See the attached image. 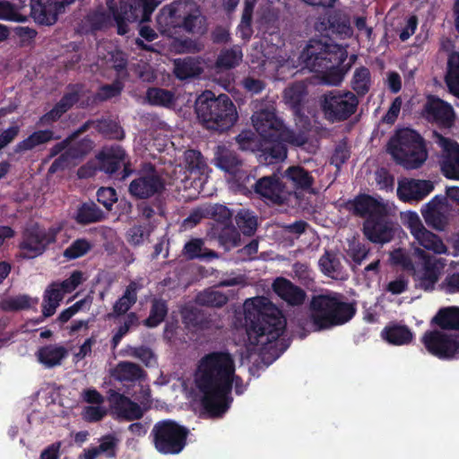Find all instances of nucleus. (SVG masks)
I'll return each instance as SVG.
<instances>
[{
	"label": "nucleus",
	"mask_w": 459,
	"mask_h": 459,
	"mask_svg": "<svg viewBox=\"0 0 459 459\" xmlns=\"http://www.w3.org/2000/svg\"><path fill=\"white\" fill-rule=\"evenodd\" d=\"M169 307L167 300L161 298H153L151 301L150 314L143 321V325L148 328H155L167 317Z\"/></svg>",
	"instance_id": "nucleus-34"
},
{
	"label": "nucleus",
	"mask_w": 459,
	"mask_h": 459,
	"mask_svg": "<svg viewBox=\"0 0 459 459\" xmlns=\"http://www.w3.org/2000/svg\"><path fill=\"white\" fill-rule=\"evenodd\" d=\"M211 218L215 221L214 225H226L231 223L232 212L225 205L216 204L209 208L207 211Z\"/></svg>",
	"instance_id": "nucleus-56"
},
{
	"label": "nucleus",
	"mask_w": 459,
	"mask_h": 459,
	"mask_svg": "<svg viewBox=\"0 0 459 459\" xmlns=\"http://www.w3.org/2000/svg\"><path fill=\"white\" fill-rule=\"evenodd\" d=\"M381 335L384 340L394 345L408 344L413 338V333L409 327L398 325L385 326Z\"/></svg>",
	"instance_id": "nucleus-33"
},
{
	"label": "nucleus",
	"mask_w": 459,
	"mask_h": 459,
	"mask_svg": "<svg viewBox=\"0 0 459 459\" xmlns=\"http://www.w3.org/2000/svg\"><path fill=\"white\" fill-rule=\"evenodd\" d=\"M346 56V50L336 44L311 40L300 54L298 65L290 57L285 58L281 55L273 57L270 63H274L276 67L290 68L300 65L302 68L319 73L323 83L337 86L344 78L345 71L339 66Z\"/></svg>",
	"instance_id": "nucleus-4"
},
{
	"label": "nucleus",
	"mask_w": 459,
	"mask_h": 459,
	"mask_svg": "<svg viewBox=\"0 0 459 459\" xmlns=\"http://www.w3.org/2000/svg\"><path fill=\"white\" fill-rule=\"evenodd\" d=\"M201 306L221 307L228 302V297L221 291L205 290L196 296Z\"/></svg>",
	"instance_id": "nucleus-45"
},
{
	"label": "nucleus",
	"mask_w": 459,
	"mask_h": 459,
	"mask_svg": "<svg viewBox=\"0 0 459 459\" xmlns=\"http://www.w3.org/2000/svg\"><path fill=\"white\" fill-rule=\"evenodd\" d=\"M254 3L251 0H247L245 8L242 14L241 22L238 25V32L242 39H247L251 37V16L253 12Z\"/></svg>",
	"instance_id": "nucleus-54"
},
{
	"label": "nucleus",
	"mask_w": 459,
	"mask_h": 459,
	"mask_svg": "<svg viewBox=\"0 0 459 459\" xmlns=\"http://www.w3.org/2000/svg\"><path fill=\"white\" fill-rule=\"evenodd\" d=\"M175 74L183 80L199 75L203 69L197 61L193 59H178L175 61Z\"/></svg>",
	"instance_id": "nucleus-44"
},
{
	"label": "nucleus",
	"mask_w": 459,
	"mask_h": 459,
	"mask_svg": "<svg viewBox=\"0 0 459 459\" xmlns=\"http://www.w3.org/2000/svg\"><path fill=\"white\" fill-rule=\"evenodd\" d=\"M68 354L69 351L65 346L55 343L39 347L35 355L44 368H53L61 366Z\"/></svg>",
	"instance_id": "nucleus-23"
},
{
	"label": "nucleus",
	"mask_w": 459,
	"mask_h": 459,
	"mask_svg": "<svg viewBox=\"0 0 459 459\" xmlns=\"http://www.w3.org/2000/svg\"><path fill=\"white\" fill-rule=\"evenodd\" d=\"M73 2L74 0H31V15L39 23L51 25L64 7Z\"/></svg>",
	"instance_id": "nucleus-17"
},
{
	"label": "nucleus",
	"mask_w": 459,
	"mask_h": 459,
	"mask_svg": "<svg viewBox=\"0 0 459 459\" xmlns=\"http://www.w3.org/2000/svg\"><path fill=\"white\" fill-rule=\"evenodd\" d=\"M235 221L238 230L247 236H252L257 228V219L252 212L241 209L235 216Z\"/></svg>",
	"instance_id": "nucleus-41"
},
{
	"label": "nucleus",
	"mask_w": 459,
	"mask_h": 459,
	"mask_svg": "<svg viewBox=\"0 0 459 459\" xmlns=\"http://www.w3.org/2000/svg\"><path fill=\"white\" fill-rule=\"evenodd\" d=\"M189 429L173 420L157 421L151 431L152 444L161 455H178L186 446Z\"/></svg>",
	"instance_id": "nucleus-9"
},
{
	"label": "nucleus",
	"mask_w": 459,
	"mask_h": 459,
	"mask_svg": "<svg viewBox=\"0 0 459 459\" xmlns=\"http://www.w3.org/2000/svg\"><path fill=\"white\" fill-rule=\"evenodd\" d=\"M245 320L250 344L261 346L263 353L268 351L272 355V360L287 350L289 344L279 340L285 331L286 319L267 298L255 297L247 301Z\"/></svg>",
	"instance_id": "nucleus-3"
},
{
	"label": "nucleus",
	"mask_w": 459,
	"mask_h": 459,
	"mask_svg": "<svg viewBox=\"0 0 459 459\" xmlns=\"http://www.w3.org/2000/svg\"><path fill=\"white\" fill-rule=\"evenodd\" d=\"M254 191L275 204H281L285 201L284 185L275 174L259 178L254 185Z\"/></svg>",
	"instance_id": "nucleus-18"
},
{
	"label": "nucleus",
	"mask_w": 459,
	"mask_h": 459,
	"mask_svg": "<svg viewBox=\"0 0 459 459\" xmlns=\"http://www.w3.org/2000/svg\"><path fill=\"white\" fill-rule=\"evenodd\" d=\"M306 94L304 82H298L288 87L284 91V100L287 105L295 108L299 105Z\"/></svg>",
	"instance_id": "nucleus-49"
},
{
	"label": "nucleus",
	"mask_w": 459,
	"mask_h": 459,
	"mask_svg": "<svg viewBox=\"0 0 459 459\" xmlns=\"http://www.w3.org/2000/svg\"><path fill=\"white\" fill-rule=\"evenodd\" d=\"M182 253L188 260L211 261L219 257V254L214 250L205 247L204 239L199 238L188 240L184 245Z\"/></svg>",
	"instance_id": "nucleus-29"
},
{
	"label": "nucleus",
	"mask_w": 459,
	"mask_h": 459,
	"mask_svg": "<svg viewBox=\"0 0 459 459\" xmlns=\"http://www.w3.org/2000/svg\"><path fill=\"white\" fill-rule=\"evenodd\" d=\"M165 189V181L160 177L155 166L149 163L138 173L129 185V194L136 199H147L161 194Z\"/></svg>",
	"instance_id": "nucleus-12"
},
{
	"label": "nucleus",
	"mask_w": 459,
	"mask_h": 459,
	"mask_svg": "<svg viewBox=\"0 0 459 459\" xmlns=\"http://www.w3.org/2000/svg\"><path fill=\"white\" fill-rule=\"evenodd\" d=\"M74 159H77V154L74 153V151L69 149L65 150L52 162L48 172L53 174L66 169Z\"/></svg>",
	"instance_id": "nucleus-62"
},
{
	"label": "nucleus",
	"mask_w": 459,
	"mask_h": 459,
	"mask_svg": "<svg viewBox=\"0 0 459 459\" xmlns=\"http://www.w3.org/2000/svg\"><path fill=\"white\" fill-rule=\"evenodd\" d=\"M211 236L215 238L219 245L226 251H230L240 245V233L232 223L212 225Z\"/></svg>",
	"instance_id": "nucleus-24"
},
{
	"label": "nucleus",
	"mask_w": 459,
	"mask_h": 459,
	"mask_svg": "<svg viewBox=\"0 0 459 459\" xmlns=\"http://www.w3.org/2000/svg\"><path fill=\"white\" fill-rule=\"evenodd\" d=\"M214 164L221 170L237 177L242 169L243 160L235 152L219 148L215 154Z\"/></svg>",
	"instance_id": "nucleus-27"
},
{
	"label": "nucleus",
	"mask_w": 459,
	"mask_h": 459,
	"mask_svg": "<svg viewBox=\"0 0 459 459\" xmlns=\"http://www.w3.org/2000/svg\"><path fill=\"white\" fill-rule=\"evenodd\" d=\"M319 266L326 274H332L339 272L341 263L336 255L329 250H325V254L319 259Z\"/></svg>",
	"instance_id": "nucleus-57"
},
{
	"label": "nucleus",
	"mask_w": 459,
	"mask_h": 459,
	"mask_svg": "<svg viewBox=\"0 0 459 459\" xmlns=\"http://www.w3.org/2000/svg\"><path fill=\"white\" fill-rule=\"evenodd\" d=\"M60 136L54 135L53 131L49 129L39 130L30 134L24 140L19 142L15 146L16 152H23L33 150L35 147L44 144L52 139H59Z\"/></svg>",
	"instance_id": "nucleus-32"
},
{
	"label": "nucleus",
	"mask_w": 459,
	"mask_h": 459,
	"mask_svg": "<svg viewBox=\"0 0 459 459\" xmlns=\"http://www.w3.org/2000/svg\"><path fill=\"white\" fill-rule=\"evenodd\" d=\"M341 207L357 217L372 219L381 215L386 206L369 195L359 194L345 201Z\"/></svg>",
	"instance_id": "nucleus-16"
},
{
	"label": "nucleus",
	"mask_w": 459,
	"mask_h": 459,
	"mask_svg": "<svg viewBox=\"0 0 459 459\" xmlns=\"http://www.w3.org/2000/svg\"><path fill=\"white\" fill-rule=\"evenodd\" d=\"M433 189L434 186L429 180L409 179L399 182L397 195L404 202L420 201Z\"/></svg>",
	"instance_id": "nucleus-19"
},
{
	"label": "nucleus",
	"mask_w": 459,
	"mask_h": 459,
	"mask_svg": "<svg viewBox=\"0 0 459 459\" xmlns=\"http://www.w3.org/2000/svg\"><path fill=\"white\" fill-rule=\"evenodd\" d=\"M235 369L234 359L227 351H212L199 360L195 385L202 394L201 405L210 416L221 417L228 411L233 386L238 395L245 392L243 379Z\"/></svg>",
	"instance_id": "nucleus-1"
},
{
	"label": "nucleus",
	"mask_w": 459,
	"mask_h": 459,
	"mask_svg": "<svg viewBox=\"0 0 459 459\" xmlns=\"http://www.w3.org/2000/svg\"><path fill=\"white\" fill-rule=\"evenodd\" d=\"M351 151L345 141L340 142L334 148L331 157V164L334 165L338 169L349 160Z\"/></svg>",
	"instance_id": "nucleus-59"
},
{
	"label": "nucleus",
	"mask_w": 459,
	"mask_h": 459,
	"mask_svg": "<svg viewBox=\"0 0 459 459\" xmlns=\"http://www.w3.org/2000/svg\"><path fill=\"white\" fill-rule=\"evenodd\" d=\"M109 402L117 416L128 421L140 420L143 416V410L135 402L123 394L113 391L109 395Z\"/></svg>",
	"instance_id": "nucleus-20"
},
{
	"label": "nucleus",
	"mask_w": 459,
	"mask_h": 459,
	"mask_svg": "<svg viewBox=\"0 0 459 459\" xmlns=\"http://www.w3.org/2000/svg\"><path fill=\"white\" fill-rule=\"evenodd\" d=\"M103 63L108 67L122 71L126 67V59L121 51L111 50L103 57Z\"/></svg>",
	"instance_id": "nucleus-64"
},
{
	"label": "nucleus",
	"mask_w": 459,
	"mask_h": 459,
	"mask_svg": "<svg viewBox=\"0 0 459 459\" xmlns=\"http://www.w3.org/2000/svg\"><path fill=\"white\" fill-rule=\"evenodd\" d=\"M146 99L153 106L169 107L174 102V95L171 91L159 88L149 89Z\"/></svg>",
	"instance_id": "nucleus-46"
},
{
	"label": "nucleus",
	"mask_w": 459,
	"mask_h": 459,
	"mask_svg": "<svg viewBox=\"0 0 459 459\" xmlns=\"http://www.w3.org/2000/svg\"><path fill=\"white\" fill-rule=\"evenodd\" d=\"M140 325V319L138 315L135 312H129L126 315L124 318L123 324H121L111 339V346L113 349H116L125 335H126L129 331L137 327Z\"/></svg>",
	"instance_id": "nucleus-40"
},
{
	"label": "nucleus",
	"mask_w": 459,
	"mask_h": 459,
	"mask_svg": "<svg viewBox=\"0 0 459 459\" xmlns=\"http://www.w3.org/2000/svg\"><path fill=\"white\" fill-rule=\"evenodd\" d=\"M119 440L112 434L103 436L100 440V445L95 446L99 454H103L107 458H115Z\"/></svg>",
	"instance_id": "nucleus-51"
},
{
	"label": "nucleus",
	"mask_w": 459,
	"mask_h": 459,
	"mask_svg": "<svg viewBox=\"0 0 459 459\" xmlns=\"http://www.w3.org/2000/svg\"><path fill=\"white\" fill-rule=\"evenodd\" d=\"M387 152L394 160L406 169L420 168L428 158L423 137L415 130L398 131L387 143Z\"/></svg>",
	"instance_id": "nucleus-7"
},
{
	"label": "nucleus",
	"mask_w": 459,
	"mask_h": 459,
	"mask_svg": "<svg viewBox=\"0 0 459 459\" xmlns=\"http://www.w3.org/2000/svg\"><path fill=\"white\" fill-rule=\"evenodd\" d=\"M215 95L210 91H205L198 96L195 100V112L197 115H209L213 110V106L216 104Z\"/></svg>",
	"instance_id": "nucleus-50"
},
{
	"label": "nucleus",
	"mask_w": 459,
	"mask_h": 459,
	"mask_svg": "<svg viewBox=\"0 0 459 459\" xmlns=\"http://www.w3.org/2000/svg\"><path fill=\"white\" fill-rule=\"evenodd\" d=\"M157 23L160 32L169 36L181 26L195 33L204 30V17L194 3L178 2L163 7L157 16Z\"/></svg>",
	"instance_id": "nucleus-8"
},
{
	"label": "nucleus",
	"mask_w": 459,
	"mask_h": 459,
	"mask_svg": "<svg viewBox=\"0 0 459 459\" xmlns=\"http://www.w3.org/2000/svg\"><path fill=\"white\" fill-rule=\"evenodd\" d=\"M242 60V53L239 49L234 48L231 50H227L223 52L218 61L217 64L219 66L224 68H231L239 64Z\"/></svg>",
	"instance_id": "nucleus-61"
},
{
	"label": "nucleus",
	"mask_w": 459,
	"mask_h": 459,
	"mask_svg": "<svg viewBox=\"0 0 459 459\" xmlns=\"http://www.w3.org/2000/svg\"><path fill=\"white\" fill-rule=\"evenodd\" d=\"M114 377L121 382H135L144 379L146 373L136 363L120 361L114 369Z\"/></svg>",
	"instance_id": "nucleus-30"
},
{
	"label": "nucleus",
	"mask_w": 459,
	"mask_h": 459,
	"mask_svg": "<svg viewBox=\"0 0 459 459\" xmlns=\"http://www.w3.org/2000/svg\"><path fill=\"white\" fill-rule=\"evenodd\" d=\"M421 342L429 353L440 359H459V333H446L440 328L428 330Z\"/></svg>",
	"instance_id": "nucleus-11"
},
{
	"label": "nucleus",
	"mask_w": 459,
	"mask_h": 459,
	"mask_svg": "<svg viewBox=\"0 0 459 459\" xmlns=\"http://www.w3.org/2000/svg\"><path fill=\"white\" fill-rule=\"evenodd\" d=\"M158 4L155 0H133L128 6L121 5L118 11L114 8V1L108 0L107 9L90 15L89 22L93 29H101L115 22L117 32L123 35L128 31V22L148 21Z\"/></svg>",
	"instance_id": "nucleus-6"
},
{
	"label": "nucleus",
	"mask_w": 459,
	"mask_h": 459,
	"mask_svg": "<svg viewBox=\"0 0 459 459\" xmlns=\"http://www.w3.org/2000/svg\"><path fill=\"white\" fill-rule=\"evenodd\" d=\"M104 218L103 211L93 202L83 203L80 205L74 217L76 222L81 225L99 222Z\"/></svg>",
	"instance_id": "nucleus-35"
},
{
	"label": "nucleus",
	"mask_w": 459,
	"mask_h": 459,
	"mask_svg": "<svg viewBox=\"0 0 459 459\" xmlns=\"http://www.w3.org/2000/svg\"><path fill=\"white\" fill-rule=\"evenodd\" d=\"M433 203L426 204V208L421 211L422 216L429 227L437 230H444L447 225V218L441 211L433 209Z\"/></svg>",
	"instance_id": "nucleus-43"
},
{
	"label": "nucleus",
	"mask_w": 459,
	"mask_h": 459,
	"mask_svg": "<svg viewBox=\"0 0 459 459\" xmlns=\"http://www.w3.org/2000/svg\"><path fill=\"white\" fill-rule=\"evenodd\" d=\"M425 108L428 115H453L454 113L452 107L448 103L435 97L428 99Z\"/></svg>",
	"instance_id": "nucleus-55"
},
{
	"label": "nucleus",
	"mask_w": 459,
	"mask_h": 459,
	"mask_svg": "<svg viewBox=\"0 0 459 459\" xmlns=\"http://www.w3.org/2000/svg\"><path fill=\"white\" fill-rule=\"evenodd\" d=\"M309 320L313 331H323L349 322L356 313L352 303L337 292L318 294L309 303Z\"/></svg>",
	"instance_id": "nucleus-5"
},
{
	"label": "nucleus",
	"mask_w": 459,
	"mask_h": 459,
	"mask_svg": "<svg viewBox=\"0 0 459 459\" xmlns=\"http://www.w3.org/2000/svg\"><path fill=\"white\" fill-rule=\"evenodd\" d=\"M82 273L81 271H74L69 278L64 280L61 282H53L57 285V289L59 291H62V295L64 296L65 293H71L74 291L83 280Z\"/></svg>",
	"instance_id": "nucleus-58"
},
{
	"label": "nucleus",
	"mask_w": 459,
	"mask_h": 459,
	"mask_svg": "<svg viewBox=\"0 0 459 459\" xmlns=\"http://www.w3.org/2000/svg\"><path fill=\"white\" fill-rule=\"evenodd\" d=\"M63 299L64 296L62 295V291H59L57 289V285L53 282L49 284L43 295L41 319L37 322L53 316Z\"/></svg>",
	"instance_id": "nucleus-31"
},
{
	"label": "nucleus",
	"mask_w": 459,
	"mask_h": 459,
	"mask_svg": "<svg viewBox=\"0 0 459 459\" xmlns=\"http://www.w3.org/2000/svg\"><path fill=\"white\" fill-rule=\"evenodd\" d=\"M363 233L370 242L375 244H385L394 238V226L388 218L386 207L381 215L365 220Z\"/></svg>",
	"instance_id": "nucleus-15"
},
{
	"label": "nucleus",
	"mask_w": 459,
	"mask_h": 459,
	"mask_svg": "<svg viewBox=\"0 0 459 459\" xmlns=\"http://www.w3.org/2000/svg\"><path fill=\"white\" fill-rule=\"evenodd\" d=\"M430 324L441 330L458 331L459 333V307H441L432 317Z\"/></svg>",
	"instance_id": "nucleus-28"
},
{
	"label": "nucleus",
	"mask_w": 459,
	"mask_h": 459,
	"mask_svg": "<svg viewBox=\"0 0 459 459\" xmlns=\"http://www.w3.org/2000/svg\"><path fill=\"white\" fill-rule=\"evenodd\" d=\"M414 238L420 246L423 247L427 250L438 255L446 253V247L443 243L442 239L427 229L422 230Z\"/></svg>",
	"instance_id": "nucleus-38"
},
{
	"label": "nucleus",
	"mask_w": 459,
	"mask_h": 459,
	"mask_svg": "<svg viewBox=\"0 0 459 459\" xmlns=\"http://www.w3.org/2000/svg\"><path fill=\"white\" fill-rule=\"evenodd\" d=\"M60 230V227L52 226L45 229L38 223L25 229L22 233V241L19 245L22 251V257L32 259L41 255L49 245L56 241Z\"/></svg>",
	"instance_id": "nucleus-10"
},
{
	"label": "nucleus",
	"mask_w": 459,
	"mask_h": 459,
	"mask_svg": "<svg viewBox=\"0 0 459 459\" xmlns=\"http://www.w3.org/2000/svg\"><path fill=\"white\" fill-rule=\"evenodd\" d=\"M39 303V298H31L27 294H20L4 299L0 302V308L4 312L26 310Z\"/></svg>",
	"instance_id": "nucleus-36"
},
{
	"label": "nucleus",
	"mask_w": 459,
	"mask_h": 459,
	"mask_svg": "<svg viewBox=\"0 0 459 459\" xmlns=\"http://www.w3.org/2000/svg\"><path fill=\"white\" fill-rule=\"evenodd\" d=\"M99 132L108 139L122 140L125 137V132L119 123L110 117H104L98 121Z\"/></svg>",
	"instance_id": "nucleus-39"
},
{
	"label": "nucleus",
	"mask_w": 459,
	"mask_h": 459,
	"mask_svg": "<svg viewBox=\"0 0 459 459\" xmlns=\"http://www.w3.org/2000/svg\"><path fill=\"white\" fill-rule=\"evenodd\" d=\"M438 281V273L433 264H426L420 275L415 278V287L431 291Z\"/></svg>",
	"instance_id": "nucleus-42"
},
{
	"label": "nucleus",
	"mask_w": 459,
	"mask_h": 459,
	"mask_svg": "<svg viewBox=\"0 0 459 459\" xmlns=\"http://www.w3.org/2000/svg\"><path fill=\"white\" fill-rule=\"evenodd\" d=\"M89 128V122L84 123L82 126H81L77 130L72 132L65 140H63L60 143H56L51 149H50V154L49 156L55 157L58 155L59 153H63V151L67 150L69 144L77 139V137L87 131Z\"/></svg>",
	"instance_id": "nucleus-53"
},
{
	"label": "nucleus",
	"mask_w": 459,
	"mask_h": 459,
	"mask_svg": "<svg viewBox=\"0 0 459 459\" xmlns=\"http://www.w3.org/2000/svg\"><path fill=\"white\" fill-rule=\"evenodd\" d=\"M273 290L282 300L293 307L302 305L307 297L303 289L283 277L274 280Z\"/></svg>",
	"instance_id": "nucleus-22"
},
{
	"label": "nucleus",
	"mask_w": 459,
	"mask_h": 459,
	"mask_svg": "<svg viewBox=\"0 0 459 459\" xmlns=\"http://www.w3.org/2000/svg\"><path fill=\"white\" fill-rule=\"evenodd\" d=\"M351 87L360 95H364L368 91L370 87V74L368 68L359 67L354 71Z\"/></svg>",
	"instance_id": "nucleus-47"
},
{
	"label": "nucleus",
	"mask_w": 459,
	"mask_h": 459,
	"mask_svg": "<svg viewBox=\"0 0 459 459\" xmlns=\"http://www.w3.org/2000/svg\"><path fill=\"white\" fill-rule=\"evenodd\" d=\"M216 104L213 106V110L209 115H233L237 113L233 103L227 95L221 94L216 98Z\"/></svg>",
	"instance_id": "nucleus-60"
},
{
	"label": "nucleus",
	"mask_w": 459,
	"mask_h": 459,
	"mask_svg": "<svg viewBox=\"0 0 459 459\" xmlns=\"http://www.w3.org/2000/svg\"><path fill=\"white\" fill-rule=\"evenodd\" d=\"M143 285L136 281H131L126 286L123 295L115 302L112 307V314L115 316H121L128 314L127 312L137 301L138 291Z\"/></svg>",
	"instance_id": "nucleus-25"
},
{
	"label": "nucleus",
	"mask_w": 459,
	"mask_h": 459,
	"mask_svg": "<svg viewBox=\"0 0 459 459\" xmlns=\"http://www.w3.org/2000/svg\"><path fill=\"white\" fill-rule=\"evenodd\" d=\"M319 101L323 111L331 115H352L359 104L356 95L351 91H329Z\"/></svg>",
	"instance_id": "nucleus-14"
},
{
	"label": "nucleus",
	"mask_w": 459,
	"mask_h": 459,
	"mask_svg": "<svg viewBox=\"0 0 459 459\" xmlns=\"http://www.w3.org/2000/svg\"><path fill=\"white\" fill-rule=\"evenodd\" d=\"M92 245L86 238H77L64 251V256L68 260H74L86 255Z\"/></svg>",
	"instance_id": "nucleus-48"
},
{
	"label": "nucleus",
	"mask_w": 459,
	"mask_h": 459,
	"mask_svg": "<svg viewBox=\"0 0 459 459\" xmlns=\"http://www.w3.org/2000/svg\"><path fill=\"white\" fill-rule=\"evenodd\" d=\"M208 130L223 133L231 128L239 117H196Z\"/></svg>",
	"instance_id": "nucleus-37"
},
{
	"label": "nucleus",
	"mask_w": 459,
	"mask_h": 459,
	"mask_svg": "<svg viewBox=\"0 0 459 459\" xmlns=\"http://www.w3.org/2000/svg\"><path fill=\"white\" fill-rule=\"evenodd\" d=\"M0 20L23 22L25 16L20 13L19 6L0 0Z\"/></svg>",
	"instance_id": "nucleus-52"
},
{
	"label": "nucleus",
	"mask_w": 459,
	"mask_h": 459,
	"mask_svg": "<svg viewBox=\"0 0 459 459\" xmlns=\"http://www.w3.org/2000/svg\"><path fill=\"white\" fill-rule=\"evenodd\" d=\"M259 137L251 130H243L236 136L242 151L258 152L260 163L270 165L283 161L288 155L286 143L304 147L308 134L289 128L281 117H250Z\"/></svg>",
	"instance_id": "nucleus-2"
},
{
	"label": "nucleus",
	"mask_w": 459,
	"mask_h": 459,
	"mask_svg": "<svg viewBox=\"0 0 459 459\" xmlns=\"http://www.w3.org/2000/svg\"><path fill=\"white\" fill-rule=\"evenodd\" d=\"M443 175L450 179L459 180V143L444 139L443 153L440 160Z\"/></svg>",
	"instance_id": "nucleus-21"
},
{
	"label": "nucleus",
	"mask_w": 459,
	"mask_h": 459,
	"mask_svg": "<svg viewBox=\"0 0 459 459\" xmlns=\"http://www.w3.org/2000/svg\"><path fill=\"white\" fill-rule=\"evenodd\" d=\"M126 152L119 145L102 150L97 156L100 169L119 180H125L133 173L129 165L125 163Z\"/></svg>",
	"instance_id": "nucleus-13"
},
{
	"label": "nucleus",
	"mask_w": 459,
	"mask_h": 459,
	"mask_svg": "<svg viewBox=\"0 0 459 459\" xmlns=\"http://www.w3.org/2000/svg\"><path fill=\"white\" fill-rule=\"evenodd\" d=\"M282 176L297 190L308 191L315 183L311 173L300 165L290 166Z\"/></svg>",
	"instance_id": "nucleus-26"
},
{
	"label": "nucleus",
	"mask_w": 459,
	"mask_h": 459,
	"mask_svg": "<svg viewBox=\"0 0 459 459\" xmlns=\"http://www.w3.org/2000/svg\"><path fill=\"white\" fill-rule=\"evenodd\" d=\"M97 200L107 210L110 211L113 204L117 201V195L113 187H100L97 191Z\"/></svg>",
	"instance_id": "nucleus-63"
}]
</instances>
